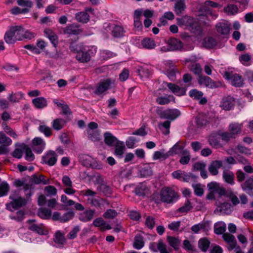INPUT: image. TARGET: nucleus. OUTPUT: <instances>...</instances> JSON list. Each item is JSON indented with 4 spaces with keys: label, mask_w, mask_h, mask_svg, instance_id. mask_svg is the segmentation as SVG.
I'll use <instances>...</instances> for the list:
<instances>
[{
    "label": "nucleus",
    "mask_w": 253,
    "mask_h": 253,
    "mask_svg": "<svg viewBox=\"0 0 253 253\" xmlns=\"http://www.w3.org/2000/svg\"><path fill=\"white\" fill-rule=\"evenodd\" d=\"M162 202L167 204L173 203L178 197L177 193L171 188L165 187L161 191Z\"/></svg>",
    "instance_id": "obj_1"
},
{
    "label": "nucleus",
    "mask_w": 253,
    "mask_h": 253,
    "mask_svg": "<svg viewBox=\"0 0 253 253\" xmlns=\"http://www.w3.org/2000/svg\"><path fill=\"white\" fill-rule=\"evenodd\" d=\"M157 115L162 119L173 121L180 115V112L176 109H168L165 110H157Z\"/></svg>",
    "instance_id": "obj_2"
},
{
    "label": "nucleus",
    "mask_w": 253,
    "mask_h": 253,
    "mask_svg": "<svg viewBox=\"0 0 253 253\" xmlns=\"http://www.w3.org/2000/svg\"><path fill=\"white\" fill-rule=\"evenodd\" d=\"M91 50L88 47L79 46V49H76V59L80 62L82 63H86L90 60Z\"/></svg>",
    "instance_id": "obj_3"
},
{
    "label": "nucleus",
    "mask_w": 253,
    "mask_h": 253,
    "mask_svg": "<svg viewBox=\"0 0 253 253\" xmlns=\"http://www.w3.org/2000/svg\"><path fill=\"white\" fill-rule=\"evenodd\" d=\"M223 78L230 80L231 84L235 87H241L244 84V80L242 77L237 74H233L229 72H225L222 74Z\"/></svg>",
    "instance_id": "obj_4"
},
{
    "label": "nucleus",
    "mask_w": 253,
    "mask_h": 253,
    "mask_svg": "<svg viewBox=\"0 0 253 253\" xmlns=\"http://www.w3.org/2000/svg\"><path fill=\"white\" fill-rule=\"evenodd\" d=\"M10 198L12 199V201L10 203L6 204V208L10 211L17 210L27 204V200L21 197H15L14 196L11 195Z\"/></svg>",
    "instance_id": "obj_5"
},
{
    "label": "nucleus",
    "mask_w": 253,
    "mask_h": 253,
    "mask_svg": "<svg viewBox=\"0 0 253 253\" xmlns=\"http://www.w3.org/2000/svg\"><path fill=\"white\" fill-rule=\"evenodd\" d=\"M166 68L165 74L169 79L172 81L176 80V74L178 73V69L173 64L172 61L168 60L165 62Z\"/></svg>",
    "instance_id": "obj_6"
},
{
    "label": "nucleus",
    "mask_w": 253,
    "mask_h": 253,
    "mask_svg": "<svg viewBox=\"0 0 253 253\" xmlns=\"http://www.w3.org/2000/svg\"><path fill=\"white\" fill-rule=\"evenodd\" d=\"M171 175L174 178L180 181L188 182L191 179H193L195 176L191 173H187L184 171L177 170L172 172Z\"/></svg>",
    "instance_id": "obj_7"
},
{
    "label": "nucleus",
    "mask_w": 253,
    "mask_h": 253,
    "mask_svg": "<svg viewBox=\"0 0 253 253\" xmlns=\"http://www.w3.org/2000/svg\"><path fill=\"white\" fill-rule=\"evenodd\" d=\"M198 82L201 85H204L212 89L219 86V83L214 82L208 76H199L198 78Z\"/></svg>",
    "instance_id": "obj_8"
},
{
    "label": "nucleus",
    "mask_w": 253,
    "mask_h": 253,
    "mask_svg": "<svg viewBox=\"0 0 253 253\" xmlns=\"http://www.w3.org/2000/svg\"><path fill=\"white\" fill-rule=\"evenodd\" d=\"M161 89H159L154 92V96H156V102L159 105L168 104L171 101L174 100V98L172 95L166 94L164 96L161 95L159 92Z\"/></svg>",
    "instance_id": "obj_9"
},
{
    "label": "nucleus",
    "mask_w": 253,
    "mask_h": 253,
    "mask_svg": "<svg viewBox=\"0 0 253 253\" xmlns=\"http://www.w3.org/2000/svg\"><path fill=\"white\" fill-rule=\"evenodd\" d=\"M35 220H29L27 221L28 223V228L34 232L40 235H46L47 234V231L44 229L43 224H37L35 223Z\"/></svg>",
    "instance_id": "obj_10"
},
{
    "label": "nucleus",
    "mask_w": 253,
    "mask_h": 253,
    "mask_svg": "<svg viewBox=\"0 0 253 253\" xmlns=\"http://www.w3.org/2000/svg\"><path fill=\"white\" fill-rule=\"evenodd\" d=\"M57 155L55 151L52 150L48 151L46 154L42 157V162L43 163L48 165L49 166H54L57 162Z\"/></svg>",
    "instance_id": "obj_11"
},
{
    "label": "nucleus",
    "mask_w": 253,
    "mask_h": 253,
    "mask_svg": "<svg viewBox=\"0 0 253 253\" xmlns=\"http://www.w3.org/2000/svg\"><path fill=\"white\" fill-rule=\"evenodd\" d=\"M231 25L228 22H222L216 24V31L219 35L226 36L229 35Z\"/></svg>",
    "instance_id": "obj_12"
},
{
    "label": "nucleus",
    "mask_w": 253,
    "mask_h": 253,
    "mask_svg": "<svg viewBox=\"0 0 253 253\" xmlns=\"http://www.w3.org/2000/svg\"><path fill=\"white\" fill-rule=\"evenodd\" d=\"M224 241L228 244L227 248L229 251L237 247V241L235 237L229 233H225L222 234Z\"/></svg>",
    "instance_id": "obj_13"
},
{
    "label": "nucleus",
    "mask_w": 253,
    "mask_h": 253,
    "mask_svg": "<svg viewBox=\"0 0 253 253\" xmlns=\"http://www.w3.org/2000/svg\"><path fill=\"white\" fill-rule=\"evenodd\" d=\"M32 143L34 151L38 154L41 153L45 148V142L41 137H35Z\"/></svg>",
    "instance_id": "obj_14"
},
{
    "label": "nucleus",
    "mask_w": 253,
    "mask_h": 253,
    "mask_svg": "<svg viewBox=\"0 0 253 253\" xmlns=\"http://www.w3.org/2000/svg\"><path fill=\"white\" fill-rule=\"evenodd\" d=\"M111 84V80L109 79L100 82L96 87L95 93L98 95L103 93L110 88Z\"/></svg>",
    "instance_id": "obj_15"
},
{
    "label": "nucleus",
    "mask_w": 253,
    "mask_h": 253,
    "mask_svg": "<svg viewBox=\"0 0 253 253\" xmlns=\"http://www.w3.org/2000/svg\"><path fill=\"white\" fill-rule=\"evenodd\" d=\"M220 107L225 110H230L235 106V99L231 96H227L222 98Z\"/></svg>",
    "instance_id": "obj_16"
},
{
    "label": "nucleus",
    "mask_w": 253,
    "mask_h": 253,
    "mask_svg": "<svg viewBox=\"0 0 253 253\" xmlns=\"http://www.w3.org/2000/svg\"><path fill=\"white\" fill-rule=\"evenodd\" d=\"M233 211V208L231 204L228 203H223L219 206H218L214 211L215 213L219 214H229Z\"/></svg>",
    "instance_id": "obj_17"
},
{
    "label": "nucleus",
    "mask_w": 253,
    "mask_h": 253,
    "mask_svg": "<svg viewBox=\"0 0 253 253\" xmlns=\"http://www.w3.org/2000/svg\"><path fill=\"white\" fill-rule=\"evenodd\" d=\"M43 33L45 36L49 40L53 46L56 47L58 43V39L56 34L49 28H45Z\"/></svg>",
    "instance_id": "obj_18"
},
{
    "label": "nucleus",
    "mask_w": 253,
    "mask_h": 253,
    "mask_svg": "<svg viewBox=\"0 0 253 253\" xmlns=\"http://www.w3.org/2000/svg\"><path fill=\"white\" fill-rule=\"evenodd\" d=\"M222 165L223 162L222 161H212L209 166L208 170L211 175H216L218 173V169Z\"/></svg>",
    "instance_id": "obj_19"
},
{
    "label": "nucleus",
    "mask_w": 253,
    "mask_h": 253,
    "mask_svg": "<svg viewBox=\"0 0 253 253\" xmlns=\"http://www.w3.org/2000/svg\"><path fill=\"white\" fill-rule=\"evenodd\" d=\"M167 86L174 94L177 96H182L186 94L187 90L186 87H179L172 83H168Z\"/></svg>",
    "instance_id": "obj_20"
},
{
    "label": "nucleus",
    "mask_w": 253,
    "mask_h": 253,
    "mask_svg": "<svg viewBox=\"0 0 253 253\" xmlns=\"http://www.w3.org/2000/svg\"><path fill=\"white\" fill-rule=\"evenodd\" d=\"M168 44L169 45L168 50L169 51L179 50L183 46L182 42L179 40L175 38H171L169 40Z\"/></svg>",
    "instance_id": "obj_21"
},
{
    "label": "nucleus",
    "mask_w": 253,
    "mask_h": 253,
    "mask_svg": "<svg viewBox=\"0 0 253 253\" xmlns=\"http://www.w3.org/2000/svg\"><path fill=\"white\" fill-rule=\"evenodd\" d=\"M53 241L57 244V247L63 248L66 243V239L65 238L64 235L60 231H57L54 234Z\"/></svg>",
    "instance_id": "obj_22"
},
{
    "label": "nucleus",
    "mask_w": 253,
    "mask_h": 253,
    "mask_svg": "<svg viewBox=\"0 0 253 253\" xmlns=\"http://www.w3.org/2000/svg\"><path fill=\"white\" fill-rule=\"evenodd\" d=\"M209 229V223L207 221H203L198 224H195L191 228L192 231L195 233H198L201 230H203L204 232H207Z\"/></svg>",
    "instance_id": "obj_23"
},
{
    "label": "nucleus",
    "mask_w": 253,
    "mask_h": 253,
    "mask_svg": "<svg viewBox=\"0 0 253 253\" xmlns=\"http://www.w3.org/2000/svg\"><path fill=\"white\" fill-rule=\"evenodd\" d=\"M95 211L93 210H86L81 213L79 215V219L83 222H88L91 221L94 217Z\"/></svg>",
    "instance_id": "obj_24"
},
{
    "label": "nucleus",
    "mask_w": 253,
    "mask_h": 253,
    "mask_svg": "<svg viewBox=\"0 0 253 253\" xmlns=\"http://www.w3.org/2000/svg\"><path fill=\"white\" fill-rule=\"evenodd\" d=\"M156 46L155 41L149 38H145L142 40L141 43L138 45L140 48H144L147 49H154Z\"/></svg>",
    "instance_id": "obj_25"
},
{
    "label": "nucleus",
    "mask_w": 253,
    "mask_h": 253,
    "mask_svg": "<svg viewBox=\"0 0 253 253\" xmlns=\"http://www.w3.org/2000/svg\"><path fill=\"white\" fill-rule=\"evenodd\" d=\"M10 29L17 41L23 40V35L24 33V28L22 26H12Z\"/></svg>",
    "instance_id": "obj_26"
},
{
    "label": "nucleus",
    "mask_w": 253,
    "mask_h": 253,
    "mask_svg": "<svg viewBox=\"0 0 253 253\" xmlns=\"http://www.w3.org/2000/svg\"><path fill=\"white\" fill-rule=\"evenodd\" d=\"M31 180L33 182L36 184H42L46 185L50 183L49 179H45V176L42 174L36 175L32 176Z\"/></svg>",
    "instance_id": "obj_27"
},
{
    "label": "nucleus",
    "mask_w": 253,
    "mask_h": 253,
    "mask_svg": "<svg viewBox=\"0 0 253 253\" xmlns=\"http://www.w3.org/2000/svg\"><path fill=\"white\" fill-rule=\"evenodd\" d=\"M32 103L37 109H41L47 105L46 99L43 97H39L32 100Z\"/></svg>",
    "instance_id": "obj_28"
},
{
    "label": "nucleus",
    "mask_w": 253,
    "mask_h": 253,
    "mask_svg": "<svg viewBox=\"0 0 253 253\" xmlns=\"http://www.w3.org/2000/svg\"><path fill=\"white\" fill-rule=\"evenodd\" d=\"M142 13L141 10L137 9L135 10L134 13V26L138 30H140L142 28V24L140 21V17Z\"/></svg>",
    "instance_id": "obj_29"
},
{
    "label": "nucleus",
    "mask_w": 253,
    "mask_h": 253,
    "mask_svg": "<svg viewBox=\"0 0 253 253\" xmlns=\"http://www.w3.org/2000/svg\"><path fill=\"white\" fill-rule=\"evenodd\" d=\"M174 11L177 15L181 14L186 8L184 0H177L176 1Z\"/></svg>",
    "instance_id": "obj_30"
},
{
    "label": "nucleus",
    "mask_w": 253,
    "mask_h": 253,
    "mask_svg": "<svg viewBox=\"0 0 253 253\" xmlns=\"http://www.w3.org/2000/svg\"><path fill=\"white\" fill-rule=\"evenodd\" d=\"M93 225L95 227H100L102 230L105 229L110 230L111 229V226L106 223V222L101 217L96 218L93 222Z\"/></svg>",
    "instance_id": "obj_31"
},
{
    "label": "nucleus",
    "mask_w": 253,
    "mask_h": 253,
    "mask_svg": "<svg viewBox=\"0 0 253 253\" xmlns=\"http://www.w3.org/2000/svg\"><path fill=\"white\" fill-rule=\"evenodd\" d=\"M243 125L238 123H232L229 126V130L230 132L233 134L235 137L236 134H239L241 132V129Z\"/></svg>",
    "instance_id": "obj_32"
},
{
    "label": "nucleus",
    "mask_w": 253,
    "mask_h": 253,
    "mask_svg": "<svg viewBox=\"0 0 253 253\" xmlns=\"http://www.w3.org/2000/svg\"><path fill=\"white\" fill-rule=\"evenodd\" d=\"M222 176L226 183L231 185L234 183V174L232 171L225 169L223 171Z\"/></svg>",
    "instance_id": "obj_33"
},
{
    "label": "nucleus",
    "mask_w": 253,
    "mask_h": 253,
    "mask_svg": "<svg viewBox=\"0 0 253 253\" xmlns=\"http://www.w3.org/2000/svg\"><path fill=\"white\" fill-rule=\"evenodd\" d=\"M76 20L81 23H86L89 20V15L86 11L78 12L75 15Z\"/></svg>",
    "instance_id": "obj_34"
},
{
    "label": "nucleus",
    "mask_w": 253,
    "mask_h": 253,
    "mask_svg": "<svg viewBox=\"0 0 253 253\" xmlns=\"http://www.w3.org/2000/svg\"><path fill=\"white\" fill-rule=\"evenodd\" d=\"M66 32L69 34L78 35L82 32V30L78 25L73 24L66 27Z\"/></svg>",
    "instance_id": "obj_35"
},
{
    "label": "nucleus",
    "mask_w": 253,
    "mask_h": 253,
    "mask_svg": "<svg viewBox=\"0 0 253 253\" xmlns=\"http://www.w3.org/2000/svg\"><path fill=\"white\" fill-rule=\"evenodd\" d=\"M88 138L92 141H98L101 139V135L97 130L87 129Z\"/></svg>",
    "instance_id": "obj_36"
},
{
    "label": "nucleus",
    "mask_w": 253,
    "mask_h": 253,
    "mask_svg": "<svg viewBox=\"0 0 253 253\" xmlns=\"http://www.w3.org/2000/svg\"><path fill=\"white\" fill-rule=\"evenodd\" d=\"M125 146L124 143L121 141H117L115 144V154L119 158H121L124 153Z\"/></svg>",
    "instance_id": "obj_37"
},
{
    "label": "nucleus",
    "mask_w": 253,
    "mask_h": 253,
    "mask_svg": "<svg viewBox=\"0 0 253 253\" xmlns=\"http://www.w3.org/2000/svg\"><path fill=\"white\" fill-rule=\"evenodd\" d=\"M226 224L222 221H219L216 223L214 225V230L215 234L220 235L225 233L226 231Z\"/></svg>",
    "instance_id": "obj_38"
},
{
    "label": "nucleus",
    "mask_w": 253,
    "mask_h": 253,
    "mask_svg": "<svg viewBox=\"0 0 253 253\" xmlns=\"http://www.w3.org/2000/svg\"><path fill=\"white\" fill-rule=\"evenodd\" d=\"M38 214L41 218L47 219L51 216V211L45 208H41L38 211Z\"/></svg>",
    "instance_id": "obj_39"
},
{
    "label": "nucleus",
    "mask_w": 253,
    "mask_h": 253,
    "mask_svg": "<svg viewBox=\"0 0 253 253\" xmlns=\"http://www.w3.org/2000/svg\"><path fill=\"white\" fill-rule=\"evenodd\" d=\"M38 130L41 133H42L45 136L50 137L52 134V131L51 127L47 126L43 124H41L38 127Z\"/></svg>",
    "instance_id": "obj_40"
},
{
    "label": "nucleus",
    "mask_w": 253,
    "mask_h": 253,
    "mask_svg": "<svg viewBox=\"0 0 253 253\" xmlns=\"http://www.w3.org/2000/svg\"><path fill=\"white\" fill-rule=\"evenodd\" d=\"M144 245L143 237L140 235H136L134 240L133 247L137 250H140L144 247Z\"/></svg>",
    "instance_id": "obj_41"
},
{
    "label": "nucleus",
    "mask_w": 253,
    "mask_h": 253,
    "mask_svg": "<svg viewBox=\"0 0 253 253\" xmlns=\"http://www.w3.org/2000/svg\"><path fill=\"white\" fill-rule=\"evenodd\" d=\"M4 40L8 44H13L17 41L10 28L5 33Z\"/></svg>",
    "instance_id": "obj_42"
},
{
    "label": "nucleus",
    "mask_w": 253,
    "mask_h": 253,
    "mask_svg": "<svg viewBox=\"0 0 253 253\" xmlns=\"http://www.w3.org/2000/svg\"><path fill=\"white\" fill-rule=\"evenodd\" d=\"M104 141L107 145L112 146L116 144V142L119 141L111 133L105 132L104 133Z\"/></svg>",
    "instance_id": "obj_43"
},
{
    "label": "nucleus",
    "mask_w": 253,
    "mask_h": 253,
    "mask_svg": "<svg viewBox=\"0 0 253 253\" xmlns=\"http://www.w3.org/2000/svg\"><path fill=\"white\" fill-rule=\"evenodd\" d=\"M196 122L198 127L206 126L208 123V116L205 114H200L196 118Z\"/></svg>",
    "instance_id": "obj_44"
},
{
    "label": "nucleus",
    "mask_w": 253,
    "mask_h": 253,
    "mask_svg": "<svg viewBox=\"0 0 253 253\" xmlns=\"http://www.w3.org/2000/svg\"><path fill=\"white\" fill-rule=\"evenodd\" d=\"M124 33V28L120 25H114L112 28V34L115 37H121L123 36Z\"/></svg>",
    "instance_id": "obj_45"
},
{
    "label": "nucleus",
    "mask_w": 253,
    "mask_h": 253,
    "mask_svg": "<svg viewBox=\"0 0 253 253\" xmlns=\"http://www.w3.org/2000/svg\"><path fill=\"white\" fill-rule=\"evenodd\" d=\"M193 208L191 203L189 200H187L184 205L177 210V212L186 214Z\"/></svg>",
    "instance_id": "obj_46"
},
{
    "label": "nucleus",
    "mask_w": 253,
    "mask_h": 253,
    "mask_svg": "<svg viewBox=\"0 0 253 253\" xmlns=\"http://www.w3.org/2000/svg\"><path fill=\"white\" fill-rule=\"evenodd\" d=\"M153 165V164H148L145 165L140 171L141 175L143 176H148L151 175L153 173L152 169V166Z\"/></svg>",
    "instance_id": "obj_47"
},
{
    "label": "nucleus",
    "mask_w": 253,
    "mask_h": 253,
    "mask_svg": "<svg viewBox=\"0 0 253 253\" xmlns=\"http://www.w3.org/2000/svg\"><path fill=\"white\" fill-rule=\"evenodd\" d=\"M1 126L4 132L6 133L8 135L13 138H17V135L15 132L7 125L6 123L2 122L1 124Z\"/></svg>",
    "instance_id": "obj_48"
},
{
    "label": "nucleus",
    "mask_w": 253,
    "mask_h": 253,
    "mask_svg": "<svg viewBox=\"0 0 253 253\" xmlns=\"http://www.w3.org/2000/svg\"><path fill=\"white\" fill-rule=\"evenodd\" d=\"M191 156L187 150H184L182 152V157L180 158L179 163L182 165H187L189 163Z\"/></svg>",
    "instance_id": "obj_49"
},
{
    "label": "nucleus",
    "mask_w": 253,
    "mask_h": 253,
    "mask_svg": "<svg viewBox=\"0 0 253 253\" xmlns=\"http://www.w3.org/2000/svg\"><path fill=\"white\" fill-rule=\"evenodd\" d=\"M183 149V147L180 146L179 143L177 142L168 152L169 154V156H170L180 153L182 154V151L184 150Z\"/></svg>",
    "instance_id": "obj_50"
},
{
    "label": "nucleus",
    "mask_w": 253,
    "mask_h": 253,
    "mask_svg": "<svg viewBox=\"0 0 253 253\" xmlns=\"http://www.w3.org/2000/svg\"><path fill=\"white\" fill-rule=\"evenodd\" d=\"M242 188L243 190L246 192L253 189V176L247 179L245 182L242 184Z\"/></svg>",
    "instance_id": "obj_51"
},
{
    "label": "nucleus",
    "mask_w": 253,
    "mask_h": 253,
    "mask_svg": "<svg viewBox=\"0 0 253 253\" xmlns=\"http://www.w3.org/2000/svg\"><path fill=\"white\" fill-rule=\"evenodd\" d=\"M157 250L152 249L154 252H157V250L160 253H169L167 250V245L162 240H159L157 244Z\"/></svg>",
    "instance_id": "obj_52"
},
{
    "label": "nucleus",
    "mask_w": 253,
    "mask_h": 253,
    "mask_svg": "<svg viewBox=\"0 0 253 253\" xmlns=\"http://www.w3.org/2000/svg\"><path fill=\"white\" fill-rule=\"evenodd\" d=\"M65 124V121L62 119H56L52 122V126L54 129L59 130L61 129Z\"/></svg>",
    "instance_id": "obj_53"
},
{
    "label": "nucleus",
    "mask_w": 253,
    "mask_h": 253,
    "mask_svg": "<svg viewBox=\"0 0 253 253\" xmlns=\"http://www.w3.org/2000/svg\"><path fill=\"white\" fill-rule=\"evenodd\" d=\"M224 10L228 15H235L238 12L237 6L232 4H229L224 7Z\"/></svg>",
    "instance_id": "obj_54"
},
{
    "label": "nucleus",
    "mask_w": 253,
    "mask_h": 253,
    "mask_svg": "<svg viewBox=\"0 0 253 253\" xmlns=\"http://www.w3.org/2000/svg\"><path fill=\"white\" fill-rule=\"evenodd\" d=\"M169 157V154L168 152L165 153L162 151H157L154 153L153 156V160H165Z\"/></svg>",
    "instance_id": "obj_55"
},
{
    "label": "nucleus",
    "mask_w": 253,
    "mask_h": 253,
    "mask_svg": "<svg viewBox=\"0 0 253 253\" xmlns=\"http://www.w3.org/2000/svg\"><path fill=\"white\" fill-rule=\"evenodd\" d=\"M23 97V94L21 92L11 93L8 96V99L12 103L18 102Z\"/></svg>",
    "instance_id": "obj_56"
},
{
    "label": "nucleus",
    "mask_w": 253,
    "mask_h": 253,
    "mask_svg": "<svg viewBox=\"0 0 253 253\" xmlns=\"http://www.w3.org/2000/svg\"><path fill=\"white\" fill-rule=\"evenodd\" d=\"M216 40L212 37L206 38L204 40V45L207 48H211L216 45Z\"/></svg>",
    "instance_id": "obj_57"
},
{
    "label": "nucleus",
    "mask_w": 253,
    "mask_h": 253,
    "mask_svg": "<svg viewBox=\"0 0 253 253\" xmlns=\"http://www.w3.org/2000/svg\"><path fill=\"white\" fill-rule=\"evenodd\" d=\"M167 240L169 245L173 247L175 250L178 249L180 244V241L178 238L171 236H168Z\"/></svg>",
    "instance_id": "obj_58"
},
{
    "label": "nucleus",
    "mask_w": 253,
    "mask_h": 253,
    "mask_svg": "<svg viewBox=\"0 0 253 253\" xmlns=\"http://www.w3.org/2000/svg\"><path fill=\"white\" fill-rule=\"evenodd\" d=\"M56 188L51 185H48L45 187L44 189V193L46 196H53L57 194Z\"/></svg>",
    "instance_id": "obj_59"
},
{
    "label": "nucleus",
    "mask_w": 253,
    "mask_h": 253,
    "mask_svg": "<svg viewBox=\"0 0 253 253\" xmlns=\"http://www.w3.org/2000/svg\"><path fill=\"white\" fill-rule=\"evenodd\" d=\"M12 143L11 139L7 137L3 131H0V144L9 146Z\"/></svg>",
    "instance_id": "obj_60"
},
{
    "label": "nucleus",
    "mask_w": 253,
    "mask_h": 253,
    "mask_svg": "<svg viewBox=\"0 0 253 253\" xmlns=\"http://www.w3.org/2000/svg\"><path fill=\"white\" fill-rule=\"evenodd\" d=\"M210 242L209 240L206 238L201 239L198 243V246L199 248L203 252H206L209 246H210Z\"/></svg>",
    "instance_id": "obj_61"
},
{
    "label": "nucleus",
    "mask_w": 253,
    "mask_h": 253,
    "mask_svg": "<svg viewBox=\"0 0 253 253\" xmlns=\"http://www.w3.org/2000/svg\"><path fill=\"white\" fill-rule=\"evenodd\" d=\"M9 187L6 182H2L0 184V197L7 195Z\"/></svg>",
    "instance_id": "obj_62"
},
{
    "label": "nucleus",
    "mask_w": 253,
    "mask_h": 253,
    "mask_svg": "<svg viewBox=\"0 0 253 253\" xmlns=\"http://www.w3.org/2000/svg\"><path fill=\"white\" fill-rule=\"evenodd\" d=\"M98 190L106 196L110 195L111 194L112 190L111 187L105 184H101L98 188Z\"/></svg>",
    "instance_id": "obj_63"
},
{
    "label": "nucleus",
    "mask_w": 253,
    "mask_h": 253,
    "mask_svg": "<svg viewBox=\"0 0 253 253\" xmlns=\"http://www.w3.org/2000/svg\"><path fill=\"white\" fill-rule=\"evenodd\" d=\"M10 217L17 221H21L24 218V212L23 211H19L15 214L11 215Z\"/></svg>",
    "instance_id": "obj_64"
}]
</instances>
